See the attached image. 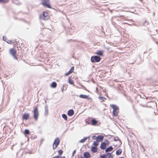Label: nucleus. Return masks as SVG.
Masks as SVG:
<instances>
[{
  "instance_id": "obj_11",
  "label": "nucleus",
  "mask_w": 158,
  "mask_h": 158,
  "mask_svg": "<svg viewBox=\"0 0 158 158\" xmlns=\"http://www.w3.org/2000/svg\"><path fill=\"white\" fill-rule=\"evenodd\" d=\"M98 121L94 118L91 120V125L93 126L97 125Z\"/></svg>"
},
{
  "instance_id": "obj_1",
  "label": "nucleus",
  "mask_w": 158,
  "mask_h": 158,
  "mask_svg": "<svg viewBox=\"0 0 158 158\" xmlns=\"http://www.w3.org/2000/svg\"><path fill=\"white\" fill-rule=\"evenodd\" d=\"M40 18L41 19L44 20L48 19L49 18L48 12L45 11H44L42 14L40 15Z\"/></svg>"
},
{
  "instance_id": "obj_5",
  "label": "nucleus",
  "mask_w": 158,
  "mask_h": 158,
  "mask_svg": "<svg viewBox=\"0 0 158 158\" xmlns=\"http://www.w3.org/2000/svg\"><path fill=\"white\" fill-rule=\"evenodd\" d=\"M99 143L97 142H94L91 146V150L93 152H95L97 151V147Z\"/></svg>"
},
{
  "instance_id": "obj_9",
  "label": "nucleus",
  "mask_w": 158,
  "mask_h": 158,
  "mask_svg": "<svg viewBox=\"0 0 158 158\" xmlns=\"http://www.w3.org/2000/svg\"><path fill=\"white\" fill-rule=\"evenodd\" d=\"M30 118V114L28 113H24L23 115L22 119L23 120H27Z\"/></svg>"
},
{
  "instance_id": "obj_26",
  "label": "nucleus",
  "mask_w": 158,
  "mask_h": 158,
  "mask_svg": "<svg viewBox=\"0 0 158 158\" xmlns=\"http://www.w3.org/2000/svg\"><path fill=\"white\" fill-rule=\"evenodd\" d=\"M87 137L84 138L80 141V142L84 143L87 140Z\"/></svg>"
},
{
  "instance_id": "obj_34",
  "label": "nucleus",
  "mask_w": 158,
  "mask_h": 158,
  "mask_svg": "<svg viewBox=\"0 0 158 158\" xmlns=\"http://www.w3.org/2000/svg\"><path fill=\"white\" fill-rule=\"evenodd\" d=\"M59 158H66V157L64 156H60Z\"/></svg>"
},
{
  "instance_id": "obj_3",
  "label": "nucleus",
  "mask_w": 158,
  "mask_h": 158,
  "mask_svg": "<svg viewBox=\"0 0 158 158\" xmlns=\"http://www.w3.org/2000/svg\"><path fill=\"white\" fill-rule=\"evenodd\" d=\"M39 115L38 108L35 107L33 111V117L35 120H37Z\"/></svg>"
},
{
  "instance_id": "obj_37",
  "label": "nucleus",
  "mask_w": 158,
  "mask_h": 158,
  "mask_svg": "<svg viewBox=\"0 0 158 158\" xmlns=\"http://www.w3.org/2000/svg\"><path fill=\"white\" fill-rule=\"evenodd\" d=\"M124 158V157H120V158Z\"/></svg>"
},
{
  "instance_id": "obj_19",
  "label": "nucleus",
  "mask_w": 158,
  "mask_h": 158,
  "mask_svg": "<svg viewBox=\"0 0 158 158\" xmlns=\"http://www.w3.org/2000/svg\"><path fill=\"white\" fill-rule=\"evenodd\" d=\"M122 152V150L121 149H119L118 150H117L116 152V154L117 155H120Z\"/></svg>"
},
{
  "instance_id": "obj_39",
  "label": "nucleus",
  "mask_w": 158,
  "mask_h": 158,
  "mask_svg": "<svg viewBox=\"0 0 158 158\" xmlns=\"http://www.w3.org/2000/svg\"><path fill=\"white\" fill-rule=\"evenodd\" d=\"M151 98H152V97H151Z\"/></svg>"
},
{
  "instance_id": "obj_2",
  "label": "nucleus",
  "mask_w": 158,
  "mask_h": 158,
  "mask_svg": "<svg viewBox=\"0 0 158 158\" xmlns=\"http://www.w3.org/2000/svg\"><path fill=\"white\" fill-rule=\"evenodd\" d=\"M110 106L113 109V113L114 116H116L119 112V108L118 107L114 105H111Z\"/></svg>"
},
{
  "instance_id": "obj_8",
  "label": "nucleus",
  "mask_w": 158,
  "mask_h": 158,
  "mask_svg": "<svg viewBox=\"0 0 158 158\" xmlns=\"http://www.w3.org/2000/svg\"><path fill=\"white\" fill-rule=\"evenodd\" d=\"M43 2L42 4L44 6H46L48 8H51V7L49 4V0H42Z\"/></svg>"
},
{
  "instance_id": "obj_24",
  "label": "nucleus",
  "mask_w": 158,
  "mask_h": 158,
  "mask_svg": "<svg viewBox=\"0 0 158 158\" xmlns=\"http://www.w3.org/2000/svg\"><path fill=\"white\" fill-rule=\"evenodd\" d=\"M105 155L106 158H109L111 156V154L110 153L106 154Z\"/></svg>"
},
{
  "instance_id": "obj_38",
  "label": "nucleus",
  "mask_w": 158,
  "mask_h": 158,
  "mask_svg": "<svg viewBox=\"0 0 158 158\" xmlns=\"http://www.w3.org/2000/svg\"><path fill=\"white\" fill-rule=\"evenodd\" d=\"M120 16V17H122V16H123L121 15V16Z\"/></svg>"
},
{
  "instance_id": "obj_33",
  "label": "nucleus",
  "mask_w": 158,
  "mask_h": 158,
  "mask_svg": "<svg viewBox=\"0 0 158 158\" xmlns=\"http://www.w3.org/2000/svg\"><path fill=\"white\" fill-rule=\"evenodd\" d=\"M48 110H45V113H46V114H47L48 113Z\"/></svg>"
},
{
  "instance_id": "obj_27",
  "label": "nucleus",
  "mask_w": 158,
  "mask_h": 158,
  "mask_svg": "<svg viewBox=\"0 0 158 158\" xmlns=\"http://www.w3.org/2000/svg\"><path fill=\"white\" fill-rule=\"evenodd\" d=\"M9 0H0V2L6 3L9 1Z\"/></svg>"
},
{
  "instance_id": "obj_14",
  "label": "nucleus",
  "mask_w": 158,
  "mask_h": 158,
  "mask_svg": "<svg viewBox=\"0 0 158 158\" xmlns=\"http://www.w3.org/2000/svg\"><path fill=\"white\" fill-rule=\"evenodd\" d=\"M84 156L85 158H90V155L89 152H87L84 153Z\"/></svg>"
},
{
  "instance_id": "obj_10",
  "label": "nucleus",
  "mask_w": 158,
  "mask_h": 158,
  "mask_svg": "<svg viewBox=\"0 0 158 158\" xmlns=\"http://www.w3.org/2000/svg\"><path fill=\"white\" fill-rule=\"evenodd\" d=\"M103 138L104 137L103 136L101 135L98 136L97 137L96 141L94 142H97L98 143V142L102 141L103 140Z\"/></svg>"
},
{
  "instance_id": "obj_35",
  "label": "nucleus",
  "mask_w": 158,
  "mask_h": 158,
  "mask_svg": "<svg viewBox=\"0 0 158 158\" xmlns=\"http://www.w3.org/2000/svg\"><path fill=\"white\" fill-rule=\"evenodd\" d=\"M78 158H83V157L82 156H80Z\"/></svg>"
},
{
  "instance_id": "obj_15",
  "label": "nucleus",
  "mask_w": 158,
  "mask_h": 158,
  "mask_svg": "<svg viewBox=\"0 0 158 158\" xmlns=\"http://www.w3.org/2000/svg\"><path fill=\"white\" fill-rule=\"evenodd\" d=\"M69 80V83L71 85H73V86H75V84H74V81L72 80V79L70 77H69L68 79Z\"/></svg>"
},
{
  "instance_id": "obj_13",
  "label": "nucleus",
  "mask_w": 158,
  "mask_h": 158,
  "mask_svg": "<svg viewBox=\"0 0 158 158\" xmlns=\"http://www.w3.org/2000/svg\"><path fill=\"white\" fill-rule=\"evenodd\" d=\"M89 96V95H80L79 96V97L81 98H88V99H91L90 98H88Z\"/></svg>"
},
{
  "instance_id": "obj_12",
  "label": "nucleus",
  "mask_w": 158,
  "mask_h": 158,
  "mask_svg": "<svg viewBox=\"0 0 158 158\" xmlns=\"http://www.w3.org/2000/svg\"><path fill=\"white\" fill-rule=\"evenodd\" d=\"M74 70V67L73 66L72 67L70 70L68 72L65 74V76H68L72 73L73 72Z\"/></svg>"
},
{
  "instance_id": "obj_32",
  "label": "nucleus",
  "mask_w": 158,
  "mask_h": 158,
  "mask_svg": "<svg viewBox=\"0 0 158 158\" xmlns=\"http://www.w3.org/2000/svg\"><path fill=\"white\" fill-rule=\"evenodd\" d=\"M53 158H59V156H56L54 157H53Z\"/></svg>"
},
{
  "instance_id": "obj_17",
  "label": "nucleus",
  "mask_w": 158,
  "mask_h": 158,
  "mask_svg": "<svg viewBox=\"0 0 158 158\" xmlns=\"http://www.w3.org/2000/svg\"><path fill=\"white\" fill-rule=\"evenodd\" d=\"M106 147V144L104 143L103 142L101 143L100 146V148L102 149H105Z\"/></svg>"
},
{
  "instance_id": "obj_20",
  "label": "nucleus",
  "mask_w": 158,
  "mask_h": 158,
  "mask_svg": "<svg viewBox=\"0 0 158 158\" xmlns=\"http://www.w3.org/2000/svg\"><path fill=\"white\" fill-rule=\"evenodd\" d=\"M103 53V51L98 50L97 51V52L96 53L99 56H102Z\"/></svg>"
},
{
  "instance_id": "obj_16",
  "label": "nucleus",
  "mask_w": 158,
  "mask_h": 158,
  "mask_svg": "<svg viewBox=\"0 0 158 158\" xmlns=\"http://www.w3.org/2000/svg\"><path fill=\"white\" fill-rule=\"evenodd\" d=\"M74 114V111L73 110H70L68 112V115L69 116L73 115Z\"/></svg>"
},
{
  "instance_id": "obj_29",
  "label": "nucleus",
  "mask_w": 158,
  "mask_h": 158,
  "mask_svg": "<svg viewBox=\"0 0 158 158\" xmlns=\"http://www.w3.org/2000/svg\"><path fill=\"white\" fill-rule=\"evenodd\" d=\"M97 136H95V135H93V136H92V138L93 139H94V140H96L97 139Z\"/></svg>"
},
{
  "instance_id": "obj_31",
  "label": "nucleus",
  "mask_w": 158,
  "mask_h": 158,
  "mask_svg": "<svg viewBox=\"0 0 158 158\" xmlns=\"http://www.w3.org/2000/svg\"><path fill=\"white\" fill-rule=\"evenodd\" d=\"M100 157L101 158H106L105 155L101 156Z\"/></svg>"
},
{
  "instance_id": "obj_6",
  "label": "nucleus",
  "mask_w": 158,
  "mask_h": 158,
  "mask_svg": "<svg viewBox=\"0 0 158 158\" xmlns=\"http://www.w3.org/2000/svg\"><path fill=\"white\" fill-rule=\"evenodd\" d=\"M10 54L13 56L14 58L16 60H17V57L16 55L17 54L16 50L14 48H11L10 50Z\"/></svg>"
},
{
  "instance_id": "obj_23",
  "label": "nucleus",
  "mask_w": 158,
  "mask_h": 158,
  "mask_svg": "<svg viewBox=\"0 0 158 158\" xmlns=\"http://www.w3.org/2000/svg\"><path fill=\"white\" fill-rule=\"evenodd\" d=\"M62 117L64 119V120L66 121H67L68 120L67 116L64 114H63L62 115Z\"/></svg>"
},
{
  "instance_id": "obj_36",
  "label": "nucleus",
  "mask_w": 158,
  "mask_h": 158,
  "mask_svg": "<svg viewBox=\"0 0 158 158\" xmlns=\"http://www.w3.org/2000/svg\"><path fill=\"white\" fill-rule=\"evenodd\" d=\"M4 37H3V39L5 41V40L4 39Z\"/></svg>"
},
{
  "instance_id": "obj_22",
  "label": "nucleus",
  "mask_w": 158,
  "mask_h": 158,
  "mask_svg": "<svg viewBox=\"0 0 158 158\" xmlns=\"http://www.w3.org/2000/svg\"><path fill=\"white\" fill-rule=\"evenodd\" d=\"M23 133L26 136H27V135H29L30 133L29 131L27 129H25Z\"/></svg>"
},
{
  "instance_id": "obj_25",
  "label": "nucleus",
  "mask_w": 158,
  "mask_h": 158,
  "mask_svg": "<svg viewBox=\"0 0 158 158\" xmlns=\"http://www.w3.org/2000/svg\"><path fill=\"white\" fill-rule=\"evenodd\" d=\"M99 98L100 100H102V101H105V100H106V99L105 98H104V97H103L101 96L100 95L99 96Z\"/></svg>"
},
{
  "instance_id": "obj_21",
  "label": "nucleus",
  "mask_w": 158,
  "mask_h": 158,
  "mask_svg": "<svg viewBox=\"0 0 158 158\" xmlns=\"http://www.w3.org/2000/svg\"><path fill=\"white\" fill-rule=\"evenodd\" d=\"M113 149V148L112 146H110L106 149V152H107L112 151Z\"/></svg>"
},
{
  "instance_id": "obj_4",
  "label": "nucleus",
  "mask_w": 158,
  "mask_h": 158,
  "mask_svg": "<svg viewBox=\"0 0 158 158\" xmlns=\"http://www.w3.org/2000/svg\"><path fill=\"white\" fill-rule=\"evenodd\" d=\"M60 143V140L58 138H56L53 142L52 148L53 149H56Z\"/></svg>"
},
{
  "instance_id": "obj_7",
  "label": "nucleus",
  "mask_w": 158,
  "mask_h": 158,
  "mask_svg": "<svg viewBox=\"0 0 158 158\" xmlns=\"http://www.w3.org/2000/svg\"><path fill=\"white\" fill-rule=\"evenodd\" d=\"M100 57L98 56H92L91 58V61L93 63L98 62L100 61Z\"/></svg>"
},
{
  "instance_id": "obj_28",
  "label": "nucleus",
  "mask_w": 158,
  "mask_h": 158,
  "mask_svg": "<svg viewBox=\"0 0 158 158\" xmlns=\"http://www.w3.org/2000/svg\"><path fill=\"white\" fill-rule=\"evenodd\" d=\"M58 153L59 155H61L63 153V151L62 150H60L58 151Z\"/></svg>"
},
{
  "instance_id": "obj_30",
  "label": "nucleus",
  "mask_w": 158,
  "mask_h": 158,
  "mask_svg": "<svg viewBox=\"0 0 158 158\" xmlns=\"http://www.w3.org/2000/svg\"><path fill=\"white\" fill-rule=\"evenodd\" d=\"M7 42L10 44H12V42L11 40H8V41H7Z\"/></svg>"
},
{
  "instance_id": "obj_18",
  "label": "nucleus",
  "mask_w": 158,
  "mask_h": 158,
  "mask_svg": "<svg viewBox=\"0 0 158 158\" xmlns=\"http://www.w3.org/2000/svg\"><path fill=\"white\" fill-rule=\"evenodd\" d=\"M57 86V84L55 82H52L50 85V86L52 88H55Z\"/></svg>"
}]
</instances>
